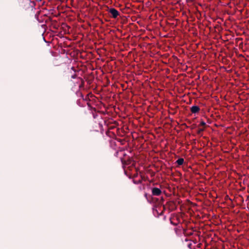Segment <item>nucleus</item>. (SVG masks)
Here are the masks:
<instances>
[{
    "instance_id": "obj_12",
    "label": "nucleus",
    "mask_w": 249,
    "mask_h": 249,
    "mask_svg": "<svg viewBox=\"0 0 249 249\" xmlns=\"http://www.w3.org/2000/svg\"><path fill=\"white\" fill-rule=\"evenodd\" d=\"M141 181L140 180H139L138 181H134V183H136V184H138L139 183H140Z\"/></svg>"
},
{
    "instance_id": "obj_5",
    "label": "nucleus",
    "mask_w": 249,
    "mask_h": 249,
    "mask_svg": "<svg viewBox=\"0 0 249 249\" xmlns=\"http://www.w3.org/2000/svg\"><path fill=\"white\" fill-rule=\"evenodd\" d=\"M197 11H198V14H196V17H197L198 19L200 21H201V13L198 10L197 7Z\"/></svg>"
},
{
    "instance_id": "obj_4",
    "label": "nucleus",
    "mask_w": 249,
    "mask_h": 249,
    "mask_svg": "<svg viewBox=\"0 0 249 249\" xmlns=\"http://www.w3.org/2000/svg\"><path fill=\"white\" fill-rule=\"evenodd\" d=\"M184 159L183 158H179L178 159L177 161H176V163L178 165H181L183 164L184 163Z\"/></svg>"
},
{
    "instance_id": "obj_10",
    "label": "nucleus",
    "mask_w": 249,
    "mask_h": 249,
    "mask_svg": "<svg viewBox=\"0 0 249 249\" xmlns=\"http://www.w3.org/2000/svg\"><path fill=\"white\" fill-rule=\"evenodd\" d=\"M192 244L191 243H190L188 245V247L190 248V249H192Z\"/></svg>"
},
{
    "instance_id": "obj_1",
    "label": "nucleus",
    "mask_w": 249,
    "mask_h": 249,
    "mask_svg": "<svg viewBox=\"0 0 249 249\" xmlns=\"http://www.w3.org/2000/svg\"><path fill=\"white\" fill-rule=\"evenodd\" d=\"M108 12L111 14L110 17L113 18H116L120 15V13L114 8L109 9Z\"/></svg>"
},
{
    "instance_id": "obj_16",
    "label": "nucleus",
    "mask_w": 249,
    "mask_h": 249,
    "mask_svg": "<svg viewBox=\"0 0 249 249\" xmlns=\"http://www.w3.org/2000/svg\"><path fill=\"white\" fill-rule=\"evenodd\" d=\"M203 70H204V69H206V68H205V67H204V66H203Z\"/></svg>"
},
{
    "instance_id": "obj_6",
    "label": "nucleus",
    "mask_w": 249,
    "mask_h": 249,
    "mask_svg": "<svg viewBox=\"0 0 249 249\" xmlns=\"http://www.w3.org/2000/svg\"><path fill=\"white\" fill-rule=\"evenodd\" d=\"M78 79L81 82V84L79 86V88H81L82 87H83L84 83H85L84 80L82 78H80V77H79L78 78Z\"/></svg>"
},
{
    "instance_id": "obj_9",
    "label": "nucleus",
    "mask_w": 249,
    "mask_h": 249,
    "mask_svg": "<svg viewBox=\"0 0 249 249\" xmlns=\"http://www.w3.org/2000/svg\"><path fill=\"white\" fill-rule=\"evenodd\" d=\"M197 131H198V133H200L202 131V128H198Z\"/></svg>"
},
{
    "instance_id": "obj_3",
    "label": "nucleus",
    "mask_w": 249,
    "mask_h": 249,
    "mask_svg": "<svg viewBox=\"0 0 249 249\" xmlns=\"http://www.w3.org/2000/svg\"><path fill=\"white\" fill-rule=\"evenodd\" d=\"M200 108L199 107L196 106H194L191 107V111L193 113H196L199 112Z\"/></svg>"
},
{
    "instance_id": "obj_8",
    "label": "nucleus",
    "mask_w": 249,
    "mask_h": 249,
    "mask_svg": "<svg viewBox=\"0 0 249 249\" xmlns=\"http://www.w3.org/2000/svg\"><path fill=\"white\" fill-rule=\"evenodd\" d=\"M209 215H208V214L207 213H205V212L203 211V219L204 218H205L206 217H207V218H208V216H209Z\"/></svg>"
},
{
    "instance_id": "obj_2",
    "label": "nucleus",
    "mask_w": 249,
    "mask_h": 249,
    "mask_svg": "<svg viewBox=\"0 0 249 249\" xmlns=\"http://www.w3.org/2000/svg\"><path fill=\"white\" fill-rule=\"evenodd\" d=\"M152 194L153 196H159L161 194V191L160 189L157 187L151 188Z\"/></svg>"
},
{
    "instance_id": "obj_7",
    "label": "nucleus",
    "mask_w": 249,
    "mask_h": 249,
    "mask_svg": "<svg viewBox=\"0 0 249 249\" xmlns=\"http://www.w3.org/2000/svg\"><path fill=\"white\" fill-rule=\"evenodd\" d=\"M201 245V243H199V244H197L196 245V247L194 248V249H202L200 248Z\"/></svg>"
},
{
    "instance_id": "obj_13",
    "label": "nucleus",
    "mask_w": 249,
    "mask_h": 249,
    "mask_svg": "<svg viewBox=\"0 0 249 249\" xmlns=\"http://www.w3.org/2000/svg\"><path fill=\"white\" fill-rule=\"evenodd\" d=\"M203 128L206 125V124L204 122V121H203Z\"/></svg>"
},
{
    "instance_id": "obj_11",
    "label": "nucleus",
    "mask_w": 249,
    "mask_h": 249,
    "mask_svg": "<svg viewBox=\"0 0 249 249\" xmlns=\"http://www.w3.org/2000/svg\"><path fill=\"white\" fill-rule=\"evenodd\" d=\"M76 77V74H74V75L71 76V78H73V79H74Z\"/></svg>"
},
{
    "instance_id": "obj_14",
    "label": "nucleus",
    "mask_w": 249,
    "mask_h": 249,
    "mask_svg": "<svg viewBox=\"0 0 249 249\" xmlns=\"http://www.w3.org/2000/svg\"><path fill=\"white\" fill-rule=\"evenodd\" d=\"M199 125H202V120L200 122Z\"/></svg>"
},
{
    "instance_id": "obj_15",
    "label": "nucleus",
    "mask_w": 249,
    "mask_h": 249,
    "mask_svg": "<svg viewBox=\"0 0 249 249\" xmlns=\"http://www.w3.org/2000/svg\"><path fill=\"white\" fill-rule=\"evenodd\" d=\"M204 238V236H203V238ZM203 243H204V242H205V244H206V242H205V241H204V239H203Z\"/></svg>"
}]
</instances>
